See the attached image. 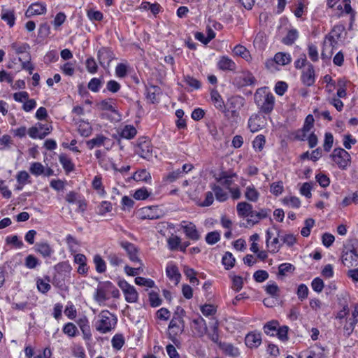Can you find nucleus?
Segmentation results:
<instances>
[{"instance_id":"nucleus-1","label":"nucleus","mask_w":358,"mask_h":358,"mask_svg":"<svg viewBox=\"0 0 358 358\" xmlns=\"http://www.w3.org/2000/svg\"><path fill=\"white\" fill-rule=\"evenodd\" d=\"M254 99L261 112L269 114L273 110L275 97L267 87L257 89L254 94Z\"/></svg>"},{"instance_id":"nucleus-2","label":"nucleus","mask_w":358,"mask_h":358,"mask_svg":"<svg viewBox=\"0 0 358 358\" xmlns=\"http://www.w3.org/2000/svg\"><path fill=\"white\" fill-rule=\"evenodd\" d=\"M185 313L182 308L177 307L169 325V337L175 344L178 343L177 336L184 331L185 322L183 316Z\"/></svg>"},{"instance_id":"nucleus-3","label":"nucleus","mask_w":358,"mask_h":358,"mask_svg":"<svg viewBox=\"0 0 358 358\" xmlns=\"http://www.w3.org/2000/svg\"><path fill=\"white\" fill-rule=\"evenodd\" d=\"M97 317L95 328L101 334L110 332L116 326L117 321L116 316L107 310L101 311Z\"/></svg>"},{"instance_id":"nucleus-4","label":"nucleus","mask_w":358,"mask_h":358,"mask_svg":"<svg viewBox=\"0 0 358 358\" xmlns=\"http://www.w3.org/2000/svg\"><path fill=\"white\" fill-rule=\"evenodd\" d=\"M343 264L350 268L358 265V242L354 241L345 248L342 255Z\"/></svg>"},{"instance_id":"nucleus-5","label":"nucleus","mask_w":358,"mask_h":358,"mask_svg":"<svg viewBox=\"0 0 358 358\" xmlns=\"http://www.w3.org/2000/svg\"><path fill=\"white\" fill-rule=\"evenodd\" d=\"M330 157L342 170H345L351 162L350 155L341 148H335L330 155Z\"/></svg>"},{"instance_id":"nucleus-6","label":"nucleus","mask_w":358,"mask_h":358,"mask_svg":"<svg viewBox=\"0 0 358 358\" xmlns=\"http://www.w3.org/2000/svg\"><path fill=\"white\" fill-rule=\"evenodd\" d=\"M118 286L122 289L125 300L128 303H135L138 301V294L133 285L129 284L126 280H122L118 282Z\"/></svg>"},{"instance_id":"nucleus-7","label":"nucleus","mask_w":358,"mask_h":358,"mask_svg":"<svg viewBox=\"0 0 358 358\" xmlns=\"http://www.w3.org/2000/svg\"><path fill=\"white\" fill-rule=\"evenodd\" d=\"M291 56L288 53L278 52L275 55L273 59H268L266 62V66L268 69H271L275 64L285 66L291 62Z\"/></svg>"},{"instance_id":"nucleus-8","label":"nucleus","mask_w":358,"mask_h":358,"mask_svg":"<svg viewBox=\"0 0 358 358\" xmlns=\"http://www.w3.org/2000/svg\"><path fill=\"white\" fill-rule=\"evenodd\" d=\"M136 153L141 157L146 159H150L152 157V147L150 141H141L138 143L136 149Z\"/></svg>"},{"instance_id":"nucleus-9","label":"nucleus","mask_w":358,"mask_h":358,"mask_svg":"<svg viewBox=\"0 0 358 358\" xmlns=\"http://www.w3.org/2000/svg\"><path fill=\"white\" fill-rule=\"evenodd\" d=\"M182 228L185 234V236L192 240V241H198L201 238V235L199 232L196 229V225L192 222H189L187 221L182 222Z\"/></svg>"},{"instance_id":"nucleus-10","label":"nucleus","mask_w":358,"mask_h":358,"mask_svg":"<svg viewBox=\"0 0 358 358\" xmlns=\"http://www.w3.org/2000/svg\"><path fill=\"white\" fill-rule=\"evenodd\" d=\"M98 59L103 68L109 66L110 62L114 58L113 52L108 48H102L98 51Z\"/></svg>"},{"instance_id":"nucleus-11","label":"nucleus","mask_w":358,"mask_h":358,"mask_svg":"<svg viewBox=\"0 0 358 358\" xmlns=\"http://www.w3.org/2000/svg\"><path fill=\"white\" fill-rule=\"evenodd\" d=\"M192 328L193 332L198 336L202 337L207 332V325L203 317L199 316L192 320Z\"/></svg>"},{"instance_id":"nucleus-12","label":"nucleus","mask_w":358,"mask_h":358,"mask_svg":"<svg viewBox=\"0 0 358 358\" xmlns=\"http://www.w3.org/2000/svg\"><path fill=\"white\" fill-rule=\"evenodd\" d=\"M120 246L127 251V255L131 262H139L142 265L137 255L138 250L133 243L128 241H122Z\"/></svg>"},{"instance_id":"nucleus-13","label":"nucleus","mask_w":358,"mask_h":358,"mask_svg":"<svg viewBox=\"0 0 358 358\" xmlns=\"http://www.w3.org/2000/svg\"><path fill=\"white\" fill-rule=\"evenodd\" d=\"M298 358H324V350L323 348L315 346L300 352Z\"/></svg>"},{"instance_id":"nucleus-14","label":"nucleus","mask_w":358,"mask_h":358,"mask_svg":"<svg viewBox=\"0 0 358 358\" xmlns=\"http://www.w3.org/2000/svg\"><path fill=\"white\" fill-rule=\"evenodd\" d=\"M337 44V41L334 36H327L324 43V48L322 52V57L323 59L330 58L332 54V49Z\"/></svg>"},{"instance_id":"nucleus-15","label":"nucleus","mask_w":358,"mask_h":358,"mask_svg":"<svg viewBox=\"0 0 358 358\" xmlns=\"http://www.w3.org/2000/svg\"><path fill=\"white\" fill-rule=\"evenodd\" d=\"M314 118L312 115H308L304 125L301 130L297 133V138L301 141H304L307 137V134L309 133L312 127H313Z\"/></svg>"},{"instance_id":"nucleus-16","label":"nucleus","mask_w":358,"mask_h":358,"mask_svg":"<svg viewBox=\"0 0 358 358\" xmlns=\"http://www.w3.org/2000/svg\"><path fill=\"white\" fill-rule=\"evenodd\" d=\"M245 345L250 348H257L262 343V337L259 333L250 332L245 338Z\"/></svg>"},{"instance_id":"nucleus-17","label":"nucleus","mask_w":358,"mask_h":358,"mask_svg":"<svg viewBox=\"0 0 358 358\" xmlns=\"http://www.w3.org/2000/svg\"><path fill=\"white\" fill-rule=\"evenodd\" d=\"M46 13V7L43 3H36L31 4L25 13L27 17L36 15H43Z\"/></svg>"},{"instance_id":"nucleus-18","label":"nucleus","mask_w":358,"mask_h":358,"mask_svg":"<svg viewBox=\"0 0 358 358\" xmlns=\"http://www.w3.org/2000/svg\"><path fill=\"white\" fill-rule=\"evenodd\" d=\"M358 322V308H355L352 313V317L348 319L344 326V332L347 336H350L354 330L355 324Z\"/></svg>"},{"instance_id":"nucleus-19","label":"nucleus","mask_w":358,"mask_h":358,"mask_svg":"<svg viewBox=\"0 0 358 358\" xmlns=\"http://www.w3.org/2000/svg\"><path fill=\"white\" fill-rule=\"evenodd\" d=\"M217 66L222 71H234L236 69L235 62L227 56H222L220 57L217 62Z\"/></svg>"},{"instance_id":"nucleus-20","label":"nucleus","mask_w":358,"mask_h":358,"mask_svg":"<svg viewBox=\"0 0 358 358\" xmlns=\"http://www.w3.org/2000/svg\"><path fill=\"white\" fill-rule=\"evenodd\" d=\"M301 80L306 86H312L314 84L315 71L312 64H309L307 69L303 72Z\"/></svg>"},{"instance_id":"nucleus-21","label":"nucleus","mask_w":358,"mask_h":358,"mask_svg":"<svg viewBox=\"0 0 358 358\" xmlns=\"http://www.w3.org/2000/svg\"><path fill=\"white\" fill-rule=\"evenodd\" d=\"M248 127L250 131L255 133L264 127L263 120L257 114L252 115L248 120Z\"/></svg>"},{"instance_id":"nucleus-22","label":"nucleus","mask_w":358,"mask_h":358,"mask_svg":"<svg viewBox=\"0 0 358 358\" xmlns=\"http://www.w3.org/2000/svg\"><path fill=\"white\" fill-rule=\"evenodd\" d=\"M244 104L245 99L243 97L234 96L228 99L227 108L240 110Z\"/></svg>"},{"instance_id":"nucleus-23","label":"nucleus","mask_w":358,"mask_h":358,"mask_svg":"<svg viewBox=\"0 0 358 358\" xmlns=\"http://www.w3.org/2000/svg\"><path fill=\"white\" fill-rule=\"evenodd\" d=\"M166 275L177 285L181 278L178 267L174 264H169L166 268Z\"/></svg>"},{"instance_id":"nucleus-24","label":"nucleus","mask_w":358,"mask_h":358,"mask_svg":"<svg viewBox=\"0 0 358 358\" xmlns=\"http://www.w3.org/2000/svg\"><path fill=\"white\" fill-rule=\"evenodd\" d=\"M236 210L240 217H248V218L253 210L252 206L245 201L239 202L237 204Z\"/></svg>"},{"instance_id":"nucleus-25","label":"nucleus","mask_w":358,"mask_h":358,"mask_svg":"<svg viewBox=\"0 0 358 358\" xmlns=\"http://www.w3.org/2000/svg\"><path fill=\"white\" fill-rule=\"evenodd\" d=\"M35 250L43 257H50L53 253L51 246L46 242L38 243L35 245Z\"/></svg>"},{"instance_id":"nucleus-26","label":"nucleus","mask_w":358,"mask_h":358,"mask_svg":"<svg viewBox=\"0 0 358 358\" xmlns=\"http://www.w3.org/2000/svg\"><path fill=\"white\" fill-rule=\"evenodd\" d=\"M157 206H149L142 208L141 211V213L143 215V218H147L149 220H156L160 218L162 216L160 213H157Z\"/></svg>"},{"instance_id":"nucleus-27","label":"nucleus","mask_w":358,"mask_h":358,"mask_svg":"<svg viewBox=\"0 0 358 358\" xmlns=\"http://www.w3.org/2000/svg\"><path fill=\"white\" fill-rule=\"evenodd\" d=\"M238 79L241 81V85L242 86L252 85L256 83L255 78L249 71L243 72L238 77Z\"/></svg>"},{"instance_id":"nucleus-28","label":"nucleus","mask_w":358,"mask_h":358,"mask_svg":"<svg viewBox=\"0 0 358 358\" xmlns=\"http://www.w3.org/2000/svg\"><path fill=\"white\" fill-rule=\"evenodd\" d=\"M210 98L214 106L220 110L225 108L224 103L220 94L216 90H213L210 92Z\"/></svg>"},{"instance_id":"nucleus-29","label":"nucleus","mask_w":358,"mask_h":358,"mask_svg":"<svg viewBox=\"0 0 358 358\" xmlns=\"http://www.w3.org/2000/svg\"><path fill=\"white\" fill-rule=\"evenodd\" d=\"M266 210L262 209L259 212L252 210V213L250 214V217L248 219V222L251 223L253 225L259 222L260 220L266 217Z\"/></svg>"},{"instance_id":"nucleus-30","label":"nucleus","mask_w":358,"mask_h":358,"mask_svg":"<svg viewBox=\"0 0 358 358\" xmlns=\"http://www.w3.org/2000/svg\"><path fill=\"white\" fill-rule=\"evenodd\" d=\"M93 262L97 273H103L106 271V264L103 259L99 255H95L93 258Z\"/></svg>"},{"instance_id":"nucleus-31","label":"nucleus","mask_w":358,"mask_h":358,"mask_svg":"<svg viewBox=\"0 0 358 358\" xmlns=\"http://www.w3.org/2000/svg\"><path fill=\"white\" fill-rule=\"evenodd\" d=\"M59 160L61 164L62 165L64 169L66 172H71L74 169V164H73L71 159L64 154H62L59 157Z\"/></svg>"},{"instance_id":"nucleus-32","label":"nucleus","mask_w":358,"mask_h":358,"mask_svg":"<svg viewBox=\"0 0 358 358\" xmlns=\"http://www.w3.org/2000/svg\"><path fill=\"white\" fill-rule=\"evenodd\" d=\"M212 190L214 192L215 198L220 202L225 201L228 199V194L219 185H213L211 186Z\"/></svg>"},{"instance_id":"nucleus-33","label":"nucleus","mask_w":358,"mask_h":358,"mask_svg":"<svg viewBox=\"0 0 358 358\" xmlns=\"http://www.w3.org/2000/svg\"><path fill=\"white\" fill-rule=\"evenodd\" d=\"M245 196L248 201L256 202L259 199V193L255 189L254 185H250L246 187Z\"/></svg>"},{"instance_id":"nucleus-34","label":"nucleus","mask_w":358,"mask_h":358,"mask_svg":"<svg viewBox=\"0 0 358 358\" xmlns=\"http://www.w3.org/2000/svg\"><path fill=\"white\" fill-rule=\"evenodd\" d=\"M136 133L137 131L134 126L126 125L122 128L120 132V136L121 137L127 139H131L134 138V136L136 135Z\"/></svg>"},{"instance_id":"nucleus-35","label":"nucleus","mask_w":358,"mask_h":358,"mask_svg":"<svg viewBox=\"0 0 358 358\" xmlns=\"http://www.w3.org/2000/svg\"><path fill=\"white\" fill-rule=\"evenodd\" d=\"M220 347L225 355L236 357L238 356V349L230 343H220Z\"/></svg>"},{"instance_id":"nucleus-36","label":"nucleus","mask_w":358,"mask_h":358,"mask_svg":"<svg viewBox=\"0 0 358 358\" xmlns=\"http://www.w3.org/2000/svg\"><path fill=\"white\" fill-rule=\"evenodd\" d=\"M108 138L103 135H97L96 137L88 141L87 145L90 149H92L94 147H100L104 144V141Z\"/></svg>"},{"instance_id":"nucleus-37","label":"nucleus","mask_w":358,"mask_h":358,"mask_svg":"<svg viewBox=\"0 0 358 358\" xmlns=\"http://www.w3.org/2000/svg\"><path fill=\"white\" fill-rule=\"evenodd\" d=\"M134 179L136 181H148L151 179V176L145 169L136 171L134 175Z\"/></svg>"},{"instance_id":"nucleus-38","label":"nucleus","mask_w":358,"mask_h":358,"mask_svg":"<svg viewBox=\"0 0 358 358\" xmlns=\"http://www.w3.org/2000/svg\"><path fill=\"white\" fill-rule=\"evenodd\" d=\"M278 326V323L277 321H271L268 323H266L264 327V332L267 335H270L271 336L275 335V332L277 331Z\"/></svg>"},{"instance_id":"nucleus-39","label":"nucleus","mask_w":358,"mask_h":358,"mask_svg":"<svg viewBox=\"0 0 358 358\" xmlns=\"http://www.w3.org/2000/svg\"><path fill=\"white\" fill-rule=\"evenodd\" d=\"M235 259L231 252H226L222 257V264L227 270L231 268L234 266Z\"/></svg>"},{"instance_id":"nucleus-40","label":"nucleus","mask_w":358,"mask_h":358,"mask_svg":"<svg viewBox=\"0 0 358 358\" xmlns=\"http://www.w3.org/2000/svg\"><path fill=\"white\" fill-rule=\"evenodd\" d=\"M282 203L291 208H297L300 206L301 201L296 196H287L282 199Z\"/></svg>"},{"instance_id":"nucleus-41","label":"nucleus","mask_w":358,"mask_h":358,"mask_svg":"<svg viewBox=\"0 0 358 358\" xmlns=\"http://www.w3.org/2000/svg\"><path fill=\"white\" fill-rule=\"evenodd\" d=\"M39 264V260L33 255H29L24 259V265L29 269L36 268Z\"/></svg>"},{"instance_id":"nucleus-42","label":"nucleus","mask_w":358,"mask_h":358,"mask_svg":"<svg viewBox=\"0 0 358 358\" xmlns=\"http://www.w3.org/2000/svg\"><path fill=\"white\" fill-rule=\"evenodd\" d=\"M168 247L171 250H178L181 239L178 236H171L167 240Z\"/></svg>"},{"instance_id":"nucleus-43","label":"nucleus","mask_w":358,"mask_h":358,"mask_svg":"<svg viewBox=\"0 0 358 358\" xmlns=\"http://www.w3.org/2000/svg\"><path fill=\"white\" fill-rule=\"evenodd\" d=\"M181 177H182V171H180V169H177L176 171H173L169 173L164 178V180L169 183H171Z\"/></svg>"},{"instance_id":"nucleus-44","label":"nucleus","mask_w":358,"mask_h":358,"mask_svg":"<svg viewBox=\"0 0 358 358\" xmlns=\"http://www.w3.org/2000/svg\"><path fill=\"white\" fill-rule=\"evenodd\" d=\"M1 19L6 21L12 27L15 24V15L13 11L6 10L1 13Z\"/></svg>"},{"instance_id":"nucleus-45","label":"nucleus","mask_w":358,"mask_h":358,"mask_svg":"<svg viewBox=\"0 0 358 358\" xmlns=\"http://www.w3.org/2000/svg\"><path fill=\"white\" fill-rule=\"evenodd\" d=\"M29 171L31 174L38 176L44 173L45 168L41 163L34 162L30 166Z\"/></svg>"},{"instance_id":"nucleus-46","label":"nucleus","mask_w":358,"mask_h":358,"mask_svg":"<svg viewBox=\"0 0 358 358\" xmlns=\"http://www.w3.org/2000/svg\"><path fill=\"white\" fill-rule=\"evenodd\" d=\"M222 111L224 113L225 116L231 122H237L240 119L239 110H231L225 108Z\"/></svg>"},{"instance_id":"nucleus-47","label":"nucleus","mask_w":358,"mask_h":358,"mask_svg":"<svg viewBox=\"0 0 358 358\" xmlns=\"http://www.w3.org/2000/svg\"><path fill=\"white\" fill-rule=\"evenodd\" d=\"M102 83L101 78H94L89 82L87 87L92 92H97L101 87Z\"/></svg>"},{"instance_id":"nucleus-48","label":"nucleus","mask_w":358,"mask_h":358,"mask_svg":"<svg viewBox=\"0 0 358 358\" xmlns=\"http://www.w3.org/2000/svg\"><path fill=\"white\" fill-rule=\"evenodd\" d=\"M218 327V322L217 320L214 321L212 325V332L208 334L209 338L215 343L219 342Z\"/></svg>"},{"instance_id":"nucleus-49","label":"nucleus","mask_w":358,"mask_h":358,"mask_svg":"<svg viewBox=\"0 0 358 358\" xmlns=\"http://www.w3.org/2000/svg\"><path fill=\"white\" fill-rule=\"evenodd\" d=\"M298 37L296 30L292 29L288 31L287 36L282 39V42L286 45H292L294 43Z\"/></svg>"},{"instance_id":"nucleus-50","label":"nucleus","mask_w":358,"mask_h":358,"mask_svg":"<svg viewBox=\"0 0 358 358\" xmlns=\"http://www.w3.org/2000/svg\"><path fill=\"white\" fill-rule=\"evenodd\" d=\"M294 266L289 263H283L278 266V274L285 275L287 273H292L294 271Z\"/></svg>"},{"instance_id":"nucleus-51","label":"nucleus","mask_w":358,"mask_h":358,"mask_svg":"<svg viewBox=\"0 0 358 358\" xmlns=\"http://www.w3.org/2000/svg\"><path fill=\"white\" fill-rule=\"evenodd\" d=\"M283 189H284V187H283V183L282 181L273 182L271 185L270 192L275 196H278V195L281 194L283 192Z\"/></svg>"},{"instance_id":"nucleus-52","label":"nucleus","mask_w":358,"mask_h":358,"mask_svg":"<svg viewBox=\"0 0 358 358\" xmlns=\"http://www.w3.org/2000/svg\"><path fill=\"white\" fill-rule=\"evenodd\" d=\"M98 106L101 110L115 111L113 99H105L99 103Z\"/></svg>"},{"instance_id":"nucleus-53","label":"nucleus","mask_w":358,"mask_h":358,"mask_svg":"<svg viewBox=\"0 0 358 358\" xmlns=\"http://www.w3.org/2000/svg\"><path fill=\"white\" fill-rule=\"evenodd\" d=\"M315 179L317 182L319 183V185L322 187H327L330 184V179L329 178L322 173H320L316 175Z\"/></svg>"},{"instance_id":"nucleus-54","label":"nucleus","mask_w":358,"mask_h":358,"mask_svg":"<svg viewBox=\"0 0 358 358\" xmlns=\"http://www.w3.org/2000/svg\"><path fill=\"white\" fill-rule=\"evenodd\" d=\"M135 283L138 285L145 286L148 287H153L155 282L151 279H147L143 277H136L135 278Z\"/></svg>"},{"instance_id":"nucleus-55","label":"nucleus","mask_w":358,"mask_h":358,"mask_svg":"<svg viewBox=\"0 0 358 358\" xmlns=\"http://www.w3.org/2000/svg\"><path fill=\"white\" fill-rule=\"evenodd\" d=\"M220 239V234L219 232L215 231L207 234L206 236V241L210 245L215 244Z\"/></svg>"},{"instance_id":"nucleus-56","label":"nucleus","mask_w":358,"mask_h":358,"mask_svg":"<svg viewBox=\"0 0 358 358\" xmlns=\"http://www.w3.org/2000/svg\"><path fill=\"white\" fill-rule=\"evenodd\" d=\"M49 281V279L47 282L43 279H38L36 282L38 289L43 294L48 292L51 287Z\"/></svg>"},{"instance_id":"nucleus-57","label":"nucleus","mask_w":358,"mask_h":358,"mask_svg":"<svg viewBox=\"0 0 358 358\" xmlns=\"http://www.w3.org/2000/svg\"><path fill=\"white\" fill-rule=\"evenodd\" d=\"M184 81L187 85L192 87L193 89L198 90L201 87V83L190 76H186L184 77Z\"/></svg>"},{"instance_id":"nucleus-58","label":"nucleus","mask_w":358,"mask_h":358,"mask_svg":"<svg viewBox=\"0 0 358 358\" xmlns=\"http://www.w3.org/2000/svg\"><path fill=\"white\" fill-rule=\"evenodd\" d=\"M107 259L109 262L110 264L113 266H118L121 265L123 262L122 259H121L115 253H110L107 256Z\"/></svg>"},{"instance_id":"nucleus-59","label":"nucleus","mask_w":358,"mask_h":358,"mask_svg":"<svg viewBox=\"0 0 358 358\" xmlns=\"http://www.w3.org/2000/svg\"><path fill=\"white\" fill-rule=\"evenodd\" d=\"M98 213L104 215L106 213L110 212L112 210V204L108 201H102L98 206Z\"/></svg>"},{"instance_id":"nucleus-60","label":"nucleus","mask_w":358,"mask_h":358,"mask_svg":"<svg viewBox=\"0 0 358 358\" xmlns=\"http://www.w3.org/2000/svg\"><path fill=\"white\" fill-rule=\"evenodd\" d=\"M297 296L299 299L301 301H303L305 299L308 297V288L304 284H301L297 289Z\"/></svg>"},{"instance_id":"nucleus-61","label":"nucleus","mask_w":358,"mask_h":358,"mask_svg":"<svg viewBox=\"0 0 358 358\" xmlns=\"http://www.w3.org/2000/svg\"><path fill=\"white\" fill-rule=\"evenodd\" d=\"M94 298L99 303L105 301L107 299L105 289L103 287L97 288Z\"/></svg>"},{"instance_id":"nucleus-62","label":"nucleus","mask_w":358,"mask_h":358,"mask_svg":"<svg viewBox=\"0 0 358 358\" xmlns=\"http://www.w3.org/2000/svg\"><path fill=\"white\" fill-rule=\"evenodd\" d=\"M124 343V339L120 334H116L112 338L113 347L117 350H120Z\"/></svg>"},{"instance_id":"nucleus-63","label":"nucleus","mask_w":358,"mask_h":358,"mask_svg":"<svg viewBox=\"0 0 358 358\" xmlns=\"http://www.w3.org/2000/svg\"><path fill=\"white\" fill-rule=\"evenodd\" d=\"M63 331L69 336L73 337L76 335L78 329L76 325L73 323H68L64 327Z\"/></svg>"},{"instance_id":"nucleus-64","label":"nucleus","mask_w":358,"mask_h":358,"mask_svg":"<svg viewBox=\"0 0 358 358\" xmlns=\"http://www.w3.org/2000/svg\"><path fill=\"white\" fill-rule=\"evenodd\" d=\"M50 34V27L47 22L42 23L38 29V36L41 38L48 37Z\"/></svg>"}]
</instances>
